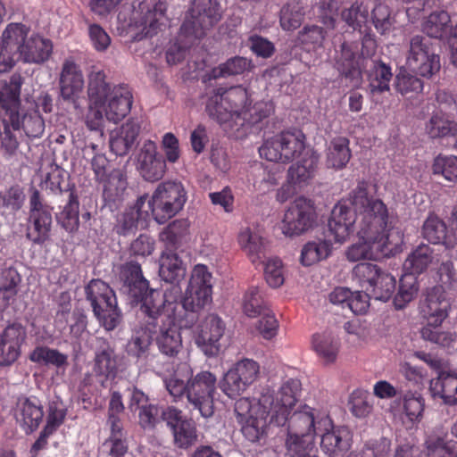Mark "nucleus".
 Here are the masks:
<instances>
[{"mask_svg": "<svg viewBox=\"0 0 457 457\" xmlns=\"http://www.w3.org/2000/svg\"><path fill=\"white\" fill-rule=\"evenodd\" d=\"M353 204L361 212L359 242L348 247L347 259L351 262L378 260L400 253L403 234L399 229H387L388 209L381 200L368 197L365 183L358 185Z\"/></svg>", "mask_w": 457, "mask_h": 457, "instance_id": "f257e3e1", "label": "nucleus"}, {"mask_svg": "<svg viewBox=\"0 0 457 457\" xmlns=\"http://www.w3.org/2000/svg\"><path fill=\"white\" fill-rule=\"evenodd\" d=\"M300 392V380L288 378L277 392L263 393L258 400L238 399L235 412L245 437L255 442L264 434L270 422L285 425L298 402Z\"/></svg>", "mask_w": 457, "mask_h": 457, "instance_id": "f03ea898", "label": "nucleus"}, {"mask_svg": "<svg viewBox=\"0 0 457 457\" xmlns=\"http://www.w3.org/2000/svg\"><path fill=\"white\" fill-rule=\"evenodd\" d=\"M87 99L86 125L90 130L101 131V134L105 120L117 123L129 112L132 105L129 87L109 84L104 72L97 68H93L88 75Z\"/></svg>", "mask_w": 457, "mask_h": 457, "instance_id": "7ed1b4c3", "label": "nucleus"}, {"mask_svg": "<svg viewBox=\"0 0 457 457\" xmlns=\"http://www.w3.org/2000/svg\"><path fill=\"white\" fill-rule=\"evenodd\" d=\"M205 112L225 129H233L260 123L273 112V105L264 101L253 104L246 88L238 86L214 91L207 100Z\"/></svg>", "mask_w": 457, "mask_h": 457, "instance_id": "20e7f679", "label": "nucleus"}, {"mask_svg": "<svg viewBox=\"0 0 457 457\" xmlns=\"http://www.w3.org/2000/svg\"><path fill=\"white\" fill-rule=\"evenodd\" d=\"M23 78L12 74L10 80L0 83V113L6 115V122L13 131L23 130L30 138L40 137L45 131V121L38 111L21 109V89Z\"/></svg>", "mask_w": 457, "mask_h": 457, "instance_id": "39448f33", "label": "nucleus"}, {"mask_svg": "<svg viewBox=\"0 0 457 457\" xmlns=\"http://www.w3.org/2000/svg\"><path fill=\"white\" fill-rule=\"evenodd\" d=\"M331 428V419L328 415L308 405H303L295 411L290 418L287 449L288 453H296L298 451H312L315 445V436L320 430Z\"/></svg>", "mask_w": 457, "mask_h": 457, "instance_id": "423d86ee", "label": "nucleus"}, {"mask_svg": "<svg viewBox=\"0 0 457 457\" xmlns=\"http://www.w3.org/2000/svg\"><path fill=\"white\" fill-rule=\"evenodd\" d=\"M187 198V192L180 182L166 181L157 186L149 199L146 196V204L153 219L163 224L183 209Z\"/></svg>", "mask_w": 457, "mask_h": 457, "instance_id": "0eeeda50", "label": "nucleus"}, {"mask_svg": "<svg viewBox=\"0 0 457 457\" xmlns=\"http://www.w3.org/2000/svg\"><path fill=\"white\" fill-rule=\"evenodd\" d=\"M181 289L176 286H170L164 293L156 289H147L140 296H131L134 300L141 302V310L149 320H153L154 327L158 325V320L162 322L176 319L179 307V298Z\"/></svg>", "mask_w": 457, "mask_h": 457, "instance_id": "6e6552de", "label": "nucleus"}, {"mask_svg": "<svg viewBox=\"0 0 457 457\" xmlns=\"http://www.w3.org/2000/svg\"><path fill=\"white\" fill-rule=\"evenodd\" d=\"M309 149L305 146V136L301 131H286L265 140L259 153L269 162L286 163L301 157Z\"/></svg>", "mask_w": 457, "mask_h": 457, "instance_id": "1a4fd4ad", "label": "nucleus"}, {"mask_svg": "<svg viewBox=\"0 0 457 457\" xmlns=\"http://www.w3.org/2000/svg\"><path fill=\"white\" fill-rule=\"evenodd\" d=\"M317 220L314 202L305 196H298L286 209L279 228L285 237H296L312 230Z\"/></svg>", "mask_w": 457, "mask_h": 457, "instance_id": "9d476101", "label": "nucleus"}, {"mask_svg": "<svg viewBox=\"0 0 457 457\" xmlns=\"http://www.w3.org/2000/svg\"><path fill=\"white\" fill-rule=\"evenodd\" d=\"M220 18L221 7L216 0H194L180 28L179 38H185L189 43L194 38L201 37L204 30Z\"/></svg>", "mask_w": 457, "mask_h": 457, "instance_id": "9b49d317", "label": "nucleus"}, {"mask_svg": "<svg viewBox=\"0 0 457 457\" xmlns=\"http://www.w3.org/2000/svg\"><path fill=\"white\" fill-rule=\"evenodd\" d=\"M87 299L100 323L106 330L114 329L120 321V312L112 289L100 279H93L86 288Z\"/></svg>", "mask_w": 457, "mask_h": 457, "instance_id": "f8f14e48", "label": "nucleus"}, {"mask_svg": "<svg viewBox=\"0 0 457 457\" xmlns=\"http://www.w3.org/2000/svg\"><path fill=\"white\" fill-rule=\"evenodd\" d=\"M405 66L411 72L424 78H431L441 68L440 56L427 37L416 35L410 39Z\"/></svg>", "mask_w": 457, "mask_h": 457, "instance_id": "ddd939ff", "label": "nucleus"}, {"mask_svg": "<svg viewBox=\"0 0 457 457\" xmlns=\"http://www.w3.org/2000/svg\"><path fill=\"white\" fill-rule=\"evenodd\" d=\"M358 187L353 191L349 203L342 201L337 204L328 220L327 237L328 240L336 243H344L348 240L355 229V223L361 220V212L356 210L353 198Z\"/></svg>", "mask_w": 457, "mask_h": 457, "instance_id": "4468645a", "label": "nucleus"}, {"mask_svg": "<svg viewBox=\"0 0 457 457\" xmlns=\"http://www.w3.org/2000/svg\"><path fill=\"white\" fill-rule=\"evenodd\" d=\"M217 378L210 371H201L187 380V401L204 418L212 416Z\"/></svg>", "mask_w": 457, "mask_h": 457, "instance_id": "2eb2a0df", "label": "nucleus"}, {"mask_svg": "<svg viewBox=\"0 0 457 457\" xmlns=\"http://www.w3.org/2000/svg\"><path fill=\"white\" fill-rule=\"evenodd\" d=\"M166 0H158L154 3L141 2L137 10L133 12L130 23V29L135 31L136 37L141 39L157 34L166 20Z\"/></svg>", "mask_w": 457, "mask_h": 457, "instance_id": "dca6fc26", "label": "nucleus"}, {"mask_svg": "<svg viewBox=\"0 0 457 457\" xmlns=\"http://www.w3.org/2000/svg\"><path fill=\"white\" fill-rule=\"evenodd\" d=\"M260 375V365L252 359H243L234 364L220 382L221 391L230 398L242 395Z\"/></svg>", "mask_w": 457, "mask_h": 457, "instance_id": "f3484780", "label": "nucleus"}, {"mask_svg": "<svg viewBox=\"0 0 457 457\" xmlns=\"http://www.w3.org/2000/svg\"><path fill=\"white\" fill-rule=\"evenodd\" d=\"M30 33V28L21 22L8 23L0 36V73L10 71Z\"/></svg>", "mask_w": 457, "mask_h": 457, "instance_id": "a211bd4d", "label": "nucleus"}, {"mask_svg": "<svg viewBox=\"0 0 457 457\" xmlns=\"http://www.w3.org/2000/svg\"><path fill=\"white\" fill-rule=\"evenodd\" d=\"M226 326L216 314H209L202 319L194 330V340L197 347L208 357L218 355L221 349L220 340Z\"/></svg>", "mask_w": 457, "mask_h": 457, "instance_id": "6ab92c4d", "label": "nucleus"}, {"mask_svg": "<svg viewBox=\"0 0 457 457\" xmlns=\"http://www.w3.org/2000/svg\"><path fill=\"white\" fill-rule=\"evenodd\" d=\"M212 274L203 264L195 266L182 304L185 310L196 312L212 301Z\"/></svg>", "mask_w": 457, "mask_h": 457, "instance_id": "aec40b11", "label": "nucleus"}, {"mask_svg": "<svg viewBox=\"0 0 457 457\" xmlns=\"http://www.w3.org/2000/svg\"><path fill=\"white\" fill-rule=\"evenodd\" d=\"M451 18L445 11L430 13L422 23V30L430 37L443 38L448 37L451 62L457 66V25L453 29L450 27Z\"/></svg>", "mask_w": 457, "mask_h": 457, "instance_id": "412c9836", "label": "nucleus"}, {"mask_svg": "<svg viewBox=\"0 0 457 457\" xmlns=\"http://www.w3.org/2000/svg\"><path fill=\"white\" fill-rule=\"evenodd\" d=\"M450 303L445 295L443 286H436L428 290L426 298L420 305L426 326H440L448 317Z\"/></svg>", "mask_w": 457, "mask_h": 457, "instance_id": "4be33fe9", "label": "nucleus"}, {"mask_svg": "<svg viewBox=\"0 0 457 457\" xmlns=\"http://www.w3.org/2000/svg\"><path fill=\"white\" fill-rule=\"evenodd\" d=\"M61 96L66 101L75 102L84 89V76L72 58L64 60L60 74Z\"/></svg>", "mask_w": 457, "mask_h": 457, "instance_id": "5701e85b", "label": "nucleus"}, {"mask_svg": "<svg viewBox=\"0 0 457 457\" xmlns=\"http://www.w3.org/2000/svg\"><path fill=\"white\" fill-rule=\"evenodd\" d=\"M166 161L158 154L157 145L154 141L144 143L138 155V170L145 180L156 181L166 172Z\"/></svg>", "mask_w": 457, "mask_h": 457, "instance_id": "b1692460", "label": "nucleus"}, {"mask_svg": "<svg viewBox=\"0 0 457 457\" xmlns=\"http://www.w3.org/2000/svg\"><path fill=\"white\" fill-rule=\"evenodd\" d=\"M25 337L26 330L20 324H11L3 330L0 334V365H9L17 360Z\"/></svg>", "mask_w": 457, "mask_h": 457, "instance_id": "393cba45", "label": "nucleus"}, {"mask_svg": "<svg viewBox=\"0 0 457 457\" xmlns=\"http://www.w3.org/2000/svg\"><path fill=\"white\" fill-rule=\"evenodd\" d=\"M53 52V44L50 39L44 37L37 33H29L16 61L20 60L24 63L40 64L49 59Z\"/></svg>", "mask_w": 457, "mask_h": 457, "instance_id": "a878e982", "label": "nucleus"}, {"mask_svg": "<svg viewBox=\"0 0 457 457\" xmlns=\"http://www.w3.org/2000/svg\"><path fill=\"white\" fill-rule=\"evenodd\" d=\"M151 216L150 207L146 204V195H142L122 214L119 220L117 231L126 235L138 228H145Z\"/></svg>", "mask_w": 457, "mask_h": 457, "instance_id": "bb28decb", "label": "nucleus"}, {"mask_svg": "<svg viewBox=\"0 0 457 457\" xmlns=\"http://www.w3.org/2000/svg\"><path fill=\"white\" fill-rule=\"evenodd\" d=\"M320 448L328 457L338 456L351 447L352 436L345 427H335L331 420V428L320 430Z\"/></svg>", "mask_w": 457, "mask_h": 457, "instance_id": "cd10ccee", "label": "nucleus"}, {"mask_svg": "<svg viewBox=\"0 0 457 457\" xmlns=\"http://www.w3.org/2000/svg\"><path fill=\"white\" fill-rule=\"evenodd\" d=\"M139 131L140 125L135 120H129L112 130L109 138L111 151L120 156L129 154L135 146Z\"/></svg>", "mask_w": 457, "mask_h": 457, "instance_id": "c85d7f7f", "label": "nucleus"}, {"mask_svg": "<svg viewBox=\"0 0 457 457\" xmlns=\"http://www.w3.org/2000/svg\"><path fill=\"white\" fill-rule=\"evenodd\" d=\"M299 158L300 160L289 167L287 179L290 183L303 187L315 177L319 164V155L312 149H309Z\"/></svg>", "mask_w": 457, "mask_h": 457, "instance_id": "c756f323", "label": "nucleus"}, {"mask_svg": "<svg viewBox=\"0 0 457 457\" xmlns=\"http://www.w3.org/2000/svg\"><path fill=\"white\" fill-rule=\"evenodd\" d=\"M429 391L433 397H439L445 403H457V373L452 370H441L436 378L429 382Z\"/></svg>", "mask_w": 457, "mask_h": 457, "instance_id": "7c9ffc66", "label": "nucleus"}, {"mask_svg": "<svg viewBox=\"0 0 457 457\" xmlns=\"http://www.w3.org/2000/svg\"><path fill=\"white\" fill-rule=\"evenodd\" d=\"M237 242L253 264L260 262L264 253L266 241L258 228H242L237 236Z\"/></svg>", "mask_w": 457, "mask_h": 457, "instance_id": "2f4dec72", "label": "nucleus"}, {"mask_svg": "<svg viewBox=\"0 0 457 457\" xmlns=\"http://www.w3.org/2000/svg\"><path fill=\"white\" fill-rule=\"evenodd\" d=\"M312 349L324 364H332L337 359L340 340L331 331L317 332L312 337Z\"/></svg>", "mask_w": 457, "mask_h": 457, "instance_id": "473e14b6", "label": "nucleus"}, {"mask_svg": "<svg viewBox=\"0 0 457 457\" xmlns=\"http://www.w3.org/2000/svg\"><path fill=\"white\" fill-rule=\"evenodd\" d=\"M175 319L159 325V332L155 341L160 352L167 356H176L182 348L181 335L175 325Z\"/></svg>", "mask_w": 457, "mask_h": 457, "instance_id": "72a5a7b5", "label": "nucleus"}, {"mask_svg": "<svg viewBox=\"0 0 457 457\" xmlns=\"http://www.w3.org/2000/svg\"><path fill=\"white\" fill-rule=\"evenodd\" d=\"M426 457H457V443L447 439L441 428L430 432L425 441Z\"/></svg>", "mask_w": 457, "mask_h": 457, "instance_id": "f704fd0d", "label": "nucleus"}, {"mask_svg": "<svg viewBox=\"0 0 457 457\" xmlns=\"http://www.w3.org/2000/svg\"><path fill=\"white\" fill-rule=\"evenodd\" d=\"M422 236L432 244H442L446 248L457 245V234H448L445 223L436 216H429L424 222Z\"/></svg>", "mask_w": 457, "mask_h": 457, "instance_id": "c9c22d12", "label": "nucleus"}, {"mask_svg": "<svg viewBox=\"0 0 457 457\" xmlns=\"http://www.w3.org/2000/svg\"><path fill=\"white\" fill-rule=\"evenodd\" d=\"M120 280L123 282L122 289L131 296H140L147 289L148 281L143 277L138 263L129 262L121 267Z\"/></svg>", "mask_w": 457, "mask_h": 457, "instance_id": "e433bc0d", "label": "nucleus"}, {"mask_svg": "<svg viewBox=\"0 0 457 457\" xmlns=\"http://www.w3.org/2000/svg\"><path fill=\"white\" fill-rule=\"evenodd\" d=\"M117 372V357L112 348L106 346L96 352L94 373L97 381L104 386L105 382L115 377Z\"/></svg>", "mask_w": 457, "mask_h": 457, "instance_id": "4c0bfd02", "label": "nucleus"}, {"mask_svg": "<svg viewBox=\"0 0 457 457\" xmlns=\"http://www.w3.org/2000/svg\"><path fill=\"white\" fill-rule=\"evenodd\" d=\"M186 266L179 255L172 252L163 253L160 258L159 275L162 280L175 284L186 275Z\"/></svg>", "mask_w": 457, "mask_h": 457, "instance_id": "58836bf2", "label": "nucleus"}, {"mask_svg": "<svg viewBox=\"0 0 457 457\" xmlns=\"http://www.w3.org/2000/svg\"><path fill=\"white\" fill-rule=\"evenodd\" d=\"M349 140L346 137H338L333 138L326 151V165L334 170H342L351 159Z\"/></svg>", "mask_w": 457, "mask_h": 457, "instance_id": "ea45409f", "label": "nucleus"}, {"mask_svg": "<svg viewBox=\"0 0 457 457\" xmlns=\"http://www.w3.org/2000/svg\"><path fill=\"white\" fill-rule=\"evenodd\" d=\"M43 416L42 407L35 400L26 399L21 404L17 414V421L24 431L29 434L38 428Z\"/></svg>", "mask_w": 457, "mask_h": 457, "instance_id": "a19ab883", "label": "nucleus"}, {"mask_svg": "<svg viewBox=\"0 0 457 457\" xmlns=\"http://www.w3.org/2000/svg\"><path fill=\"white\" fill-rule=\"evenodd\" d=\"M426 133L431 138L444 137L457 134V122L442 111L433 112L425 126Z\"/></svg>", "mask_w": 457, "mask_h": 457, "instance_id": "79ce46f5", "label": "nucleus"}, {"mask_svg": "<svg viewBox=\"0 0 457 457\" xmlns=\"http://www.w3.org/2000/svg\"><path fill=\"white\" fill-rule=\"evenodd\" d=\"M103 183V196L106 202L112 203L119 200L124 194L128 183L125 173L121 170H112L108 173Z\"/></svg>", "mask_w": 457, "mask_h": 457, "instance_id": "37998d69", "label": "nucleus"}, {"mask_svg": "<svg viewBox=\"0 0 457 457\" xmlns=\"http://www.w3.org/2000/svg\"><path fill=\"white\" fill-rule=\"evenodd\" d=\"M394 87L402 96L411 97L422 92L423 81L404 66L395 75Z\"/></svg>", "mask_w": 457, "mask_h": 457, "instance_id": "c03bdc74", "label": "nucleus"}, {"mask_svg": "<svg viewBox=\"0 0 457 457\" xmlns=\"http://www.w3.org/2000/svg\"><path fill=\"white\" fill-rule=\"evenodd\" d=\"M391 68L384 62H373L369 71V89L372 95L389 91L392 79Z\"/></svg>", "mask_w": 457, "mask_h": 457, "instance_id": "a18cd8bd", "label": "nucleus"}, {"mask_svg": "<svg viewBox=\"0 0 457 457\" xmlns=\"http://www.w3.org/2000/svg\"><path fill=\"white\" fill-rule=\"evenodd\" d=\"M433 251L427 245H420L406 258L403 268L409 275L420 274L433 262Z\"/></svg>", "mask_w": 457, "mask_h": 457, "instance_id": "49530a36", "label": "nucleus"}, {"mask_svg": "<svg viewBox=\"0 0 457 457\" xmlns=\"http://www.w3.org/2000/svg\"><path fill=\"white\" fill-rule=\"evenodd\" d=\"M329 241L318 240L306 243L301 251V263L303 266H311L328 258L331 253Z\"/></svg>", "mask_w": 457, "mask_h": 457, "instance_id": "de8ad7c7", "label": "nucleus"}, {"mask_svg": "<svg viewBox=\"0 0 457 457\" xmlns=\"http://www.w3.org/2000/svg\"><path fill=\"white\" fill-rule=\"evenodd\" d=\"M356 51L353 46L344 42L341 45L340 57L337 61V69L341 74L354 79L353 86H357L361 81V72L356 66Z\"/></svg>", "mask_w": 457, "mask_h": 457, "instance_id": "09e8293b", "label": "nucleus"}, {"mask_svg": "<svg viewBox=\"0 0 457 457\" xmlns=\"http://www.w3.org/2000/svg\"><path fill=\"white\" fill-rule=\"evenodd\" d=\"M29 360L41 365L63 368L68 365V355L56 349L37 346L29 354Z\"/></svg>", "mask_w": 457, "mask_h": 457, "instance_id": "8fccbe9b", "label": "nucleus"}, {"mask_svg": "<svg viewBox=\"0 0 457 457\" xmlns=\"http://www.w3.org/2000/svg\"><path fill=\"white\" fill-rule=\"evenodd\" d=\"M396 280L394 276L382 270L369 288L366 290L374 299L382 302L388 301L395 289Z\"/></svg>", "mask_w": 457, "mask_h": 457, "instance_id": "3c124183", "label": "nucleus"}, {"mask_svg": "<svg viewBox=\"0 0 457 457\" xmlns=\"http://www.w3.org/2000/svg\"><path fill=\"white\" fill-rule=\"evenodd\" d=\"M33 228L28 233V237L36 244H43L50 236L52 216L49 211L30 214Z\"/></svg>", "mask_w": 457, "mask_h": 457, "instance_id": "603ef678", "label": "nucleus"}, {"mask_svg": "<svg viewBox=\"0 0 457 457\" xmlns=\"http://www.w3.org/2000/svg\"><path fill=\"white\" fill-rule=\"evenodd\" d=\"M263 300V294L258 287H251L243 298V311L248 317H257L268 309Z\"/></svg>", "mask_w": 457, "mask_h": 457, "instance_id": "864d4df0", "label": "nucleus"}, {"mask_svg": "<svg viewBox=\"0 0 457 457\" xmlns=\"http://www.w3.org/2000/svg\"><path fill=\"white\" fill-rule=\"evenodd\" d=\"M369 8L362 2L356 1L351 7L341 12L342 20L353 29H359L367 23Z\"/></svg>", "mask_w": 457, "mask_h": 457, "instance_id": "5fc2aeb1", "label": "nucleus"}, {"mask_svg": "<svg viewBox=\"0 0 457 457\" xmlns=\"http://www.w3.org/2000/svg\"><path fill=\"white\" fill-rule=\"evenodd\" d=\"M189 222L187 220L179 219L170 223L160 234V239L167 245L174 246L181 242L187 235Z\"/></svg>", "mask_w": 457, "mask_h": 457, "instance_id": "6e6d98bb", "label": "nucleus"}, {"mask_svg": "<svg viewBox=\"0 0 457 457\" xmlns=\"http://www.w3.org/2000/svg\"><path fill=\"white\" fill-rule=\"evenodd\" d=\"M418 292L416 278L412 275H403L400 279L399 290L394 299L395 308L403 309L413 300Z\"/></svg>", "mask_w": 457, "mask_h": 457, "instance_id": "4d7b16f0", "label": "nucleus"}, {"mask_svg": "<svg viewBox=\"0 0 457 457\" xmlns=\"http://www.w3.org/2000/svg\"><path fill=\"white\" fill-rule=\"evenodd\" d=\"M253 65L250 60L237 56L228 60L218 68H214L212 70V77L216 79L218 77L242 74L251 71Z\"/></svg>", "mask_w": 457, "mask_h": 457, "instance_id": "13d9d810", "label": "nucleus"}, {"mask_svg": "<svg viewBox=\"0 0 457 457\" xmlns=\"http://www.w3.org/2000/svg\"><path fill=\"white\" fill-rule=\"evenodd\" d=\"M382 270L376 264L370 262H361L355 265L353 270V278L365 290L374 283Z\"/></svg>", "mask_w": 457, "mask_h": 457, "instance_id": "bf43d9fd", "label": "nucleus"}, {"mask_svg": "<svg viewBox=\"0 0 457 457\" xmlns=\"http://www.w3.org/2000/svg\"><path fill=\"white\" fill-rule=\"evenodd\" d=\"M439 327L425 326L421 329L422 338L443 347H454L457 343L455 334L450 331H443Z\"/></svg>", "mask_w": 457, "mask_h": 457, "instance_id": "052dcab7", "label": "nucleus"}, {"mask_svg": "<svg viewBox=\"0 0 457 457\" xmlns=\"http://www.w3.org/2000/svg\"><path fill=\"white\" fill-rule=\"evenodd\" d=\"M304 12L298 3H289L281 10L280 25L285 30H293L300 27Z\"/></svg>", "mask_w": 457, "mask_h": 457, "instance_id": "680f3d73", "label": "nucleus"}, {"mask_svg": "<svg viewBox=\"0 0 457 457\" xmlns=\"http://www.w3.org/2000/svg\"><path fill=\"white\" fill-rule=\"evenodd\" d=\"M433 172L450 182L457 181V156L438 155L433 162Z\"/></svg>", "mask_w": 457, "mask_h": 457, "instance_id": "e2e57ef3", "label": "nucleus"}, {"mask_svg": "<svg viewBox=\"0 0 457 457\" xmlns=\"http://www.w3.org/2000/svg\"><path fill=\"white\" fill-rule=\"evenodd\" d=\"M174 442L180 448H187L197 438L196 428L193 421L186 420L172 430Z\"/></svg>", "mask_w": 457, "mask_h": 457, "instance_id": "0e129e2a", "label": "nucleus"}, {"mask_svg": "<svg viewBox=\"0 0 457 457\" xmlns=\"http://www.w3.org/2000/svg\"><path fill=\"white\" fill-rule=\"evenodd\" d=\"M264 278L270 287L277 288L285 281L283 264L278 257H270L264 262Z\"/></svg>", "mask_w": 457, "mask_h": 457, "instance_id": "69168bd1", "label": "nucleus"}, {"mask_svg": "<svg viewBox=\"0 0 457 457\" xmlns=\"http://www.w3.org/2000/svg\"><path fill=\"white\" fill-rule=\"evenodd\" d=\"M403 410L408 419L419 421L424 411V399L420 394L407 392L403 397Z\"/></svg>", "mask_w": 457, "mask_h": 457, "instance_id": "338daca9", "label": "nucleus"}, {"mask_svg": "<svg viewBox=\"0 0 457 457\" xmlns=\"http://www.w3.org/2000/svg\"><path fill=\"white\" fill-rule=\"evenodd\" d=\"M21 280L20 274L14 269L10 268L3 271L0 278V295L6 302L16 295Z\"/></svg>", "mask_w": 457, "mask_h": 457, "instance_id": "774afa93", "label": "nucleus"}]
</instances>
